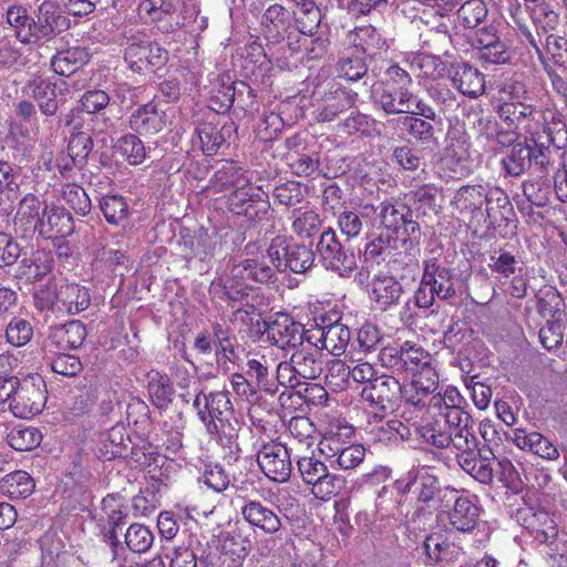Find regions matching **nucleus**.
<instances>
[{
	"instance_id": "nucleus-31",
	"label": "nucleus",
	"mask_w": 567,
	"mask_h": 567,
	"mask_svg": "<svg viewBox=\"0 0 567 567\" xmlns=\"http://www.w3.org/2000/svg\"><path fill=\"white\" fill-rule=\"evenodd\" d=\"M86 337V329L79 320L51 327L48 336V346L56 350H70L81 347Z\"/></svg>"
},
{
	"instance_id": "nucleus-56",
	"label": "nucleus",
	"mask_w": 567,
	"mask_h": 567,
	"mask_svg": "<svg viewBox=\"0 0 567 567\" xmlns=\"http://www.w3.org/2000/svg\"><path fill=\"white\" fill-rule=\"evenodd\" d=\"M154 535L148 527L142 524H132L125 534V544L136 554L146 553L153 545Z\"/></svg>"
},
{
	"instance_id": "nucleus-27",
	"label": "nucleus",
	"mask_w": 567,
	"mask_h": 567,
	"mask_svg": "<svg viewBox=\"0 0 567 567\" xmlns=\"http://www.w3.org/2000/svg\"><path fill=\"white\" fill-rule=\"evenodd\" d=\"M240 514L251 527L259 528L266 534H275L281 528L278 515L259 501L244 499Z\"/></svg>"
},
{
	"instance_id": "nucleus-52",
	"label": "nucleus",
	"mask_w": 567,
	"mask_h": 567,
	"mask_svg": "<svg viewBox=\"0 0 567 567\" xmlns=\"http://www.w3.org/2000/svg\"><path fill=\"white\" fill-rule=\"evenodd\" d=\"M7 441L17 451H31L40 445L42 434L33 426L14 427L8 434Z\"/></svg>"
},
{
	"instance_id": "nucleus-57",
	"label": "nucleus",
	"mask_w": 567,
	"mask_h": 567,
	"mask_svg": "<svg viewBox=\"0 0 567 567\" xmlns=\"http://www.w3.org/2000/svg\"><path fill=\"white\" fill-rule=\"evenodd\" d=\"M148 392L153 403L164 408L172 402L174 388L166 375L155 372L150 377Z\"/></svg>"
},
{
	"instance_id": "nucleus-29",
	"label": "nucleus",
	"mask_w": 567,
	"mask_h": 567,
	"mask_svg": "<svg viewBox=\"0 0 567 567\" xmlns=\"http://www.w3.org/2000/svg\"><path fill=\"white\" fill-rule=\"evenodd\" d=\"M32 92L39 102L43 114L53 115L60 102L64 101L63 91L68 90V83L63 79L51 81L49 79H37L32 83Z\"/></svg>"
},
{
	"instance_id": "nucleus-54",
	"label": "nucleus",
	"mask_w": 567,
	"mask_h": 567,
	"mask_svg": "<svg viewBox=\"0 0 567 567\" xmlns=\"http://www.w3.org/2000/svg\"><path fill=\"white\" fill-rule=\"evenodd\" d=\"M346 486V478L329 471L318 482L312 484L311 494L320 501H330L337 496Z\"/></svg>"
},
{
	"instance_id": "nucleus-55",
	"label": "nucleus",
	"mask_w": 567,
	"mask_h": 567,
	"mask_svg": "<svg viewBox=\"0 0 567 567\" xmlns=\"http://www.w3.org/2000/svg\"><path fill=\"white\" fill-rule=\"evenodd\" d=\"M4 336L9 344L23 347L32 340L33 326L22 317H13L6 327Z\"/></svg>"
},
{
	"instance_id": "nucleus-6",
	"label": "nucleus",
	"mask_w": 567,
	"mask_h": 567,
	"mask_svg": "<svg viewBox=\"0 0 567 567\" xmlns=\"http://www.w3.org/2000/svg\"><path fill=\"white\" fill-rule=\"evenodd\" d=\"M316 254L326 270L341 278H350L358 267L357 255L354 251L343 248L332 228H327L321 233L316 246Z\"/></svg>"
},
{
	"instance_id": "nucleus-40",
	"label": "nucleus",
	"mask_w": 567,
	"mask_h": 567,
	"mask_svg": "<svg viewBox=\"0 0 567 567\" xmlns=\"http://www.w3.org/2000/svg\"><path fill=\"white\" fill-rule=\"evenodd\" d=\"M35 484L29 473L16 471L7 474L0 482V488L12 499L27 498L34 491Z\"/></svg>"
},
{
	"instance_id": "nucleus-18",
	"label": "nucleus",
	"mask_w": 567,
	"mask_h": 567,
	"mask_svg": "<svg viewBox=\"0 0 567 567\" xmlns=\"http://www.w3.org/2000/svg\"><path fill=\"white\" fill-rule=\"evenodd\" d=\"M354 427L340 417L330 419L324 425L318 450L328 460L352 443Z\"/></svg>"
},
{
	"instance_id": "nucleus-60",
	"label": "nucleus",
	"mask_w": 567,
	"mask_h": 567,
	"mask_svg": "<svg viewBox=\"0 0 567 567\" xmlns=\"http://www.w3.org/2000/svg\"><path fill=\"white\" fill-rule=\"evenodd\" d=\"M100 207L110 224L118 225L127 217L128 205L123 196L106 195L102 197Z\"/></svg>"
},
{
	"instance_id": "nucleus-16",
	"label": "nucleus",
	"mask_w": 567,
	"mask_h": 567,
	"mask_svg": "<svg viewBox=\"0 0 567 567\" xmlns=\"http://www.w3.org/2000/svg\"><path fill=\"white\" fill-rule=\"evenodd\" d=\"M516 520L539 544L551 545L558 535L555 520L545 509H536L530 506L520 507L516 512Z\"/></svg>"
},
{
	"instance_id": "nucleus-19",
	"label": "nucleus",
	"mask_w": 567,
	"mask_h": 567,
	"mask_svg": "<svg viewBox=\"0 0 567 567\" xmlns=\"http://www.w3.org/2000/svg\"><path fill=\"white\" fill-rule=\"evenodd\" d=\"M422 269L424 285H429L439 299L450 300L455 298V274L453 269L443 266L434 257L425 259Z\"/></svg>"
},
{
	"instance_id": "nucleus-34",
	"label": "nucleus",
	"mask_w": 567,
	"mask_h": 567,
	"mask_svg": "<svg viewBox=\"0 0 567 567\" xmlns=\"http://www.w3.org/2000/svg\"><path fill=\"white\" fill-rule=\"evenodd\" d=\"M402 292V285L393 276L378 275L372 279L369 295L379 309L386 310L399 302Z\"/></svg>"
},
{
	"instance_id": "nucleus-1",
	"label": "nucleus",
	"mask_w": 567,
	"mask_h": 567,
	"mask_svg": "<svg viewBox=\"0 0 567 567\" xmlns=\"http://www.w3.org/2000/svg\"><path fill=\"white\" fill-rule=\"evenodd\" d=\"M466 400L455 386H447L443 393L433 394L427 404L420 409L422 415L412 426L422 441L436 449H447L450 432L460 425L465 416Z\"/></svg>"
},
{
	"instance_id": "nucleus-39",
	"label": "nucleus",
	"mask_w": 567,
	"mask_h": 567,
	"mask_svg": "<svg viewBox=\"0 0 567 567\" xmlns=\"http://www.w3.org/2000/svg\"><path fill=\"white\" fill-rule=\"evenodd\" d=\"M7 22L14 30L16 38L21 43H31L34 39L33 19L28 14V10L20 4L10 6L7 10Z\"/></svg>"
},
{
	"instance_id": "nucleus-36",
	"label": "nucleus",
	"mask_w": 567,
	"mask_h": 567,
	"mask_svg": "<svg viewBox=\"0 0 567 567\" xmlns=\"http://www.w3.org/2000/svg\"><path fill=\"white\" fill-rule=\"evenodd\" d=\"M131 128L141 136H147L163 128V116L153 103L140 106L130 120Z\"/></svg>"
},
{
	"instance_id": "nucleus-48",
	"label": "nucleus",
	"mask_w": 567,
	"mask_h": 567,
	"mask_svg": "<svg viewBox=\"0 0 567 567\" xmlns=\"http://www.w3.org/2000/svg\"><path fill=\"white\" fill-rule=\"evenodd\" d=\"M292 231L300 238H310L321 227V218L313 209H296L292 212Z\"/></svg>"
},
{
	"instance_id": "nucleus-11",
	"label": "nucleus",
	"mask_w": 567,
	"mask_h": 567,
	"mask_svg": "<svg viewBox=\"0 0 567 567\" xmlns=\"http://www.w3.org/2000/svg\"><path fill=\"white\" fill-rule=\"evenodd\" d=\"M379 208L380 223L385 229L404 236L410 241H419L421 229L413 219L412 209L406 204L399 200L384 202Z\"/></svg>"
},
{
	"instance_id": "nucleus-44",
	"label": "nucleus",
	"mask_w": 567,
	"mask_h": 567,
	"mask_svg": "<svg viewBox=\"0 0 567 567\" xmlns=\"http://www.w3.org/2000/svg\"><path fill=\"white\" fill-rule=\"evenodd\" d=\"M458 465L481 484L489 485L493 483L495 470L493 461L486 456L477 454L465 457Z\"/></svg>"
},
{
	"instance_id": "nucleus-37",
	"label": "nucleus",
	"mask_w": 567,
	"mask_h": 567,
	"mask_svg": "<svg viewBox=\"0 0 567 567\" xmlns=\"http://www.w3.org/2000/svg\"><path fill=\"white\" fill-rule=\"evenodd\" d=\"M408 62L411 71L421 79L437 80L446 72L445 63L436 55L417 53L413 54Z\"/></svg>"
},
{
	"instance_id": "nucleus-22",
	"label": "nucleus",
	"mask_w": 567,
	"mask_h": 567,
	"mask_svg": "<svg viewBox=\"0 0 567 567\" xmlns=\"http://www.w3.org/2000/svg\"><path fill=\"white\" fill-rule=\"evenodd\" d=\"M513 442L520 451L534 454L545 461H557L560 455L558 447L548 437L536 431L515 429Z\"/></svg>"
},
{
	"instance_id": "nucleus-28",
	"label": "nucleus",
	"mask_w": 567,
	"mask_h": 567,
	"mask_svg": "<svg viewBox=\"0 0 567 567\" xmlns=\"http://www.w3.org/2000/svg\"><path fill=\"white\" fill-rule=\"evenodd\" d=\"M453 86L463 95L477 97L485 91L484 75L467 63H455L450 70Z\"/></svg>"
},
{
	"instance_id": "nucleus-10",
	"label": "nucleus",
	"mask_w": 567,
	"mask_h": 567,
	"mask_svg": "<svg viewBox=\"0 0 567 567\" xmlns=\"http://www.w3.org/2000/svg\"><path fill=\"white\" fill-rule=\"evenodd\" d=\"M405 396L408 391H403L395 377L388 374L380 375L361 391V399L368 403L369 412L391 413Z\"/></svg>"
},
{
	"instance_id": "nucleus-8",
	"label": "nucleus",
	"mask_w": 567,
	"mask_h": 567,
	"mask_svg": "<svg viewBox=\"0 0 567 567\" xmlns=\"http://www.w3.org/2000/svg\"><path fill=\"white\" fill-rule=\"evenodd\" d=\"M493 202H495L497 208L501 209L499 214L502 217H504L505 213L512 210V205L504 193L498 189L486 193L485 188L481 185H468L460 188L456 192L452 204L461 213H475L486 204L487 217L496 219V212L492 205Z\"/></svg>"
},
{
	"instance_id": "nucleus-3",
	"label": "nucleus",
	"mask_w": 567,
	"mask_h": 567,
	"mask_svg": "<svg viewBox=\"0 0 567 567\" xmlns=\"http://www.w3.org/2000/svg\"><path fill=\"white\" fill-rule=\"evenodd\" d=\"M315 333L307 336L306 342L292 350L289 360L277 364L278 383L285 388H297L305 380L317 379L323 370L322 352L313 342Z\"/></svg>"
},
{
	"instance_id": "nucleus-58",
	"label": "nucleus",
	"mask_w": 567,
	"mask_h": 567,
	"mask_svg": "<svg viewBox=\"0 0 567 567\" xmlns=\"http://www.w3.org/2000/svg\"><path fill=\"white\" fill-rule=\"evenodd\" d=\"M62 199L78 214L85 216L91 210V199L86 192L78 184H64L61 188Z\"/></svg>"
},
{
	"instance_id": "nucleus-13",
	"label": "nucleus",
	"mask_w": 567,
	"mask_h": 567,
	"mask_svg": "<svg viewBox=\"0 0 567 567\" xmlns=\"http://www.w3.org/2000/svg\"><path fill=\"white\" fill-rule=\"evenodd\" d=\"M124 59L132 70L141 72L148 66L163 65L167 60V52L145 35H132L125 48Z\"/></svg>"
},
{
	"instance_id": "nucleus-32",
	"label": "nucleus",
	"mask_w": 567,
	"mask_h": 567,
	"mask_svg": "<svg viewBox=\"0 0 567 567\" xmlns=\"http://www.w3.org/2000/svg\"><path fill=\"white\" fill-rule=\"evenodd\" d=\"M357 93L336 87L333 91L327 93L322 102L317 106L315 111V117L319 122H330L339 113L354 105L357 101Z\"/></svg>"
},
{
	"instance_id": "nucleus-33",
	"label": "nucleus",
	"mask_w": 567,
	"mask_h": 567,
	"mask_svg": "<svg viewBox=\"0 0 567 567\" xmlns=\"http://www.w3.org/2000/svg\"><path fill=\"white\" fill-rule=\"evenodd\" d=\"M465 416L467 417L465 422H462L460 425H454L449 437L450 442L447 449L453 450L456 455L457 463L464 461L465 457L477 454L478 451L477 439L470 426L472 417L466 411Z\"/></svg>"
},
{
	"instance_id": "nucleus-51",
	"label": "nucleus",
	"mask_w": 567,
	"mask_h": 567,
	"mask_svg": "<svg viewBox=\"0 0 567 567\" xmlns=\"http://www.w3.org/2000/svg\"><path fill=\"white\" fill-rule=\"evenodd\" d=\"M364 457L365 449L361 444L351 443L327 461L333 468L350 471L358 467Z\"/></svg>"
},
{
	"instance_id": "nucleus-23",
	"label": "nucleus",
	"mask_w": 567,
	"mask_h": 567,
	"mask_svg": "<svg viewBox=\"0 0 567 567\" xmlns=\"http://www.w3.org/2000/svg\"><path fill=\"white\" fill-rule=\"evenodd\" d=\"M533 107L522 102H505L498 107V115L506 124L503 131L515 134V138H508L507 142H515L523 136L524 133H529L534 128L530 116L533 115Z\"/></svg>"
},
{
	"instance_id": "nucleus-46",
	"label": "nucleus",
	"mask_w": 567,
	"mask_h": 567,
	"mask_svg": "<svg viewBox=\"0 0 567 567\" xmlns=\"http://www.w3.org/2000/svg\"><path fill=\"white\" fill-rule=\"evenodd\" d=\"M538 311L550 320H563L566 303L561 295L553 287H546L538 293Z\"/></svg>"
},
{
	"instance_id": "nucleus-38",
	"label": "nucleus",
	"mask_w": 567,
	"mask_h": 567,
	"mask_svg": "<svg viewBox=\"0 0 567 567\" xmlns=\"http://www.w3.org/2000/svg\"><path fill=\"white\" fill-rule=\"evenodd\" d=\"M488 267L492 272L496 274V278L502 284H506V280L517 272H523V262L519 261L514 254L511 251L499 248L494 250L489 256Z\"/></svg>"
},
{
	"instance_id": "nucleus-47",
	"label": "nucleus",
	"mask_w": 567,
	"mask_h": 567,
	"mask_svg": "<svg viewBox=\"0 0 567 567\" xmlns=\"http://www.w3.org/2000/svg\"><path fill=\"white\" fill-rule=\"evenodd\" d=\"M247 374L250 378H255L258 385L262 386L266 391H270L269 388V371L277 364L271 353H254L247 360Z\"/></svg>"
},
{
	"instance_id": "nucleus-26",
	"label": "nucleus",
	"mask_w": 567,
	"mask_h": 567,
	"mask_svg": "<svg viewBox=\"0 0 567 567\" xmlns=\"http://www.w3.org/2000/svg\"><path fill=\"white\" fill-rule=\"evenodd\" d=\"M481 507L475 498L461 495L447 512L450 526L461 533H471L478 524Z\"/></svg>"
},
{
	"instance_id": "nucleus-63",
	"label": "nucleus",
	"mask_w": 567,
	"mask_h": 567,
	"mask_svg": "<svg viewBox=\"0 0 567 567\" xmlns=\"http://www.w3.org/2000/svg\"><path fill=\"white\" fill-rule=\"evenodd\" d=\"M327 384L334 391H342L350 386L351 368L342 360H332L328 365Z\"/></svg>"
},
{
	"instance_id": "nucleus-35",
	"label": "nucleus",
	"mask_w": 567,
	"mask_h": 567,
	"mask_svg": "<svg viewBox=\"0 0 567 567\" xmlns=\"http://www.w3.org/2000/svg\"><path fill=\"white\" fill-rule=\"evenodd\" d=\"M53 259L50 251L37 250L21 260L17 277L25 282L43 279L52 270Z\"/></svg>"
},
{
	"instance_id": "nucleus-45",
	"label": "nucleus",
	"mask_w": 567,
	"mask_h": 567,
	"mask_svg": "<svg viewBox=\"0 0 567 567\" xmlns=\"http://www.w3.org/2000/svg\"><path fill=\"white\" fill-rule=\"evenodd\" d=\"M216 181L221 187H236L229 200L231 206H237V202H245L248 192L246 190L247 179L233 166H224L215 174Z\"/></svg>"
},
{
	"instance_id": "nucleus-17",
	"label": "nucleus",
	"mask_w": 567,
	"mask_h": 567,
	"mask_svg": "<svg viewBox=\"0 0 567 567\" xmlns=\"http://www.w3.org/2000/svg\"><path fill=\"white\" fill-rule=\"evenodd\" d=\"M305 328L290 316L279 313L268 324L267 337L281 350H293L306 342Z\"/></svg>"
},
{
	"instance_id": "nucleus-43",
	"label": "nucleus",
	"mask_w": 567,
	"mask_h": 567,
	"mask_svg": "<svg viewBox=\"0 0 567 567\" xmlns=\"http://www.w3.org/2000/svg\"><path fill=\"white\" fill-rule=\"evenodd\" d=\"M382 124L364 114H357L347 118L342 131L354 140L377 138L380 136Z\"/></svg>"
},
{
	"instance_id": "nucleus-61",
	"label": "nucleus",
	"mask_w": 567,
	"mask_h": 567,
	"mask_svg": "<svg viewBox=\"0 0 567 567\" xmlns=\"http://www.w3.org/2000/svg\"><path fill=\"white\" fill-rule=\"evenodd\" d=\"M498 468L495 471L499 482L515 494L520 493L525 487V481L511 460L503 457L497 462Z\"/></svg>"
},
{
	"instance_id": "nucleus-12",
	"label": "nucleus",
	"mask_w": 567,
	"mask_h": 567,
	"mask_svg": "<svg viewBox=\"0 0 567 567\" xmlns=\"http://www.w3.org/2000/svg\"><path fill=\"white\" fill-rule=\"evenodd\" d=\"M193 405L205 429L215 430V421H220V419L233 416L234 414L229 392L226 390L212 391L209 393L198 390L196 391Z\"/></svg>"
},
{
	"instance_id": "nucleus-9",
	"label": "nucleus",
	"mask_w": 567,
	"mask_h": 567,
	"mask_svg": "<svg viewBox=\"0 0 567 567\" xmlns=\"http://www.w3.org/2000/svg\"><path fill=\"white\" fill-rule=\"evenodd\" d=\"M47 402V388L40 375L18 380L9 409L16 417L30 419L38 415Z\"/></svg>"
},
{
	"instance_id": "nucleus-25",
	"label": "nucleus",
	"mask_w": 567,
	"mask_h": 567,
	"mask_svg": "<svg viewBox=\"0 0 567 567\" xmlns=\"http://www.w3.org/2000/svg\"><path fill=\"white\" fill-rule=\"evenodd\" d=\"M35 228H38L40 235L48 238H64L74 230L71 214L59 206H45L41 217L35 223Z\"/></svg>"
},
{
	"instance_id": "nucleus-64",
	"label": "nucleus",
	"mask_w": 567,
	"mask_h": 567,
	"mask_svg": "<svg viewBox=\"0 0 567 567\" xmlns=\"http://www.w3.org/2000/svg\"><path fill=\"white\" fill-rule=\"evenodd\" d=\"M297 466L302 481L310 486L323 477L326 472L329 471L328 466L313 455L299 457Z\"/></svg>"
},
{
	"instance_id": "nucleus-24",
	"label": "nucleus",
	"mask_w": 567,
	"mask_h": 567,
	"mask_svg": "<svg viewBox=\"0 0 567 567\" xmlns=\"http://www.w3.org/2000/svg\"><path fill=\"white\" fill-rule=\"evenodd\" d=\"M406 377L411 378L410 385L415 394L405 396V403L416 409H423L426 405L423 398L433 394L439 386V374L432 365V360L420 365L417 371H412Z\"/></svg>"
},
{
	"instance_id": "nucleus-15",
	"label": "nucleus",
	"mask_w": 567,
	"mask_h": 567,
	"mask_svg": "<svg viewBox=\"0 0 567 567\" xmlns=\"http://www.w3.org/2000/svg\"><path fill=\"white\" fill-rule=\"evenodd\" d=\"M549 145L515 144L511 154L503 159V165L509 175L519 176L532 165L545 167L549 164Z\"/></svg>"
},
{
	"instance_id": "nucleus-59",
	"label": "nucleus",
	"mask_w": 567,
	"mask_h": 567,
	"mask_svg": "<svg viewBox=\"0 0 567 567\" xmlns=\"http://www.w3.org/2000/svg\"><path fill=\"white\" fill-rule=\"evenodd\" d=\"M349 42L355 49H359L362 53H373V50L379 49L380 45L382 44L380 34L372 25H362L355 28L349 34Z\"/></svg>"
},
{
	"instance_id": "nucleus-30",
	"label": "nucleus",
	"mask_w": 567,
	"mask_h": 567,
	"mask_svg": "<svg viewBox=\"0 0 567 567\" xmlns=\"http://www.w3.org/2000/svg\"><path fill=\"white\" fill-rule=\"evenodd\" d=\"M316 333L318 336L315 334L313 339L319 344L320 351L326 349L328 353L334 357L346 352L351 339L350 329L340 321L320 327L316 330Z\"/></svg>"
},
{
	"instance_id": "nucleus-49",
	"label": "nucleus",
	"mask_w": 567,
	"mask_h": 567,
	"mask_svg": "<svg viewBox=\"0 0 567 567\" xmlns=\"http://www.w3.org/2000/svg\"><path fill=\"white\" fill-rule=\"evenodd\" d=\"M316 252L306 245H289L285 270L289 269L296 274L306 272L313 266Z\"/></svg>"
},
{
	"instance_id": "nucleus-7",
	"label": "nucleus",
	"mask_w": 567,
	"mask_h": 567,
	"mask_svg": "<svg viewBox=\"0 0 567 567\" xmlns=\"http://www.w3.org/2000/svg\"><path fill=\"white\" fill-rule=\"evenodd\" d=\"M371 97L375 106L385 114H413L434 117V111L409 90L390 86H372Z\"/></svg>"
},
{
	"instance_id": "nucleus-41",
	"label": "nucleus",
	"mask_w": 567,
	"mask_h": 567,
	"mask_svg": "<svg viewBox=\"0 0 567 567\" xmlns=\"http://www.w3.org/2000/svg\"><path fill=\"white\" fill-rule=\"evenodd\" d=\"M288 28V12L279 4L270 6L262 17V30L265 37L271 42L282 39Z\"/></svg>"
},
{
	"instance_id": "nucleus-50",
	"label": "nucleus",
	"mask_w": 567,
	"mask_h": 567,
	"mask_svg": "<svg viewBox=\"0 0 567 567\" xmlns=\"http://www.w3.org/2000/svg\"><path fill=\"white\" fill-rule=\"evenodd\" d=\"M130 437L122 425L113 426L102 440L105 449L104 456L109 460L126 456L128 452Z\"/></svg>"
},
{
	"instance_id": "nucleus-14",
	"label": "nucleus",
	"mask_w": 567,
	"mask_h": 567,
	"mask_svg": "<svg viewBox=\"0 0 567 567\" xmlns=\"http://www.w3.org/2000/svg\"><path fill=\"white\" fill-rule=\"evenodd\" d=\"M257 462L262 473L271 481L284 483L292 471L288 449L280 443H267L258 451Z\"/></svg>"
},
{
	"instance_id": "nucleus-4",
	"label": "nucleus",
	"mask_w": 567,
	"mask_h": 567,
	"mask_svg": "<svg viewBox=\"0 0 567 567\" xmlns=\"http://www.w3.org/2000/svg\"><path fill=\"white\" fill-rule=\"evenodd\" d=\"M34 306L39 310L75 315L85 310L91 302L87 288L76 282H49L34 295Z\"/></svg>"
},
{
	"instance_id": "nucleus-5",
	"label": "nucleus",
	"mask_w": 567,
	"mask_h": 567,
	"mask_svg": "<svg viewBox=\"0 0 567 567\" xmlns=\"http://www.w3.org/2000/svg\"><path fill=\"white\" fill-rule=\"evenodd\" d=\"M378 359L381 367L393 374L408 375L432 360V355L419 343L398 338L381 348Z\"/></svg>"
},
{
	"instance_id": "nucleus-42",
	"label": "nucleus",
	"mask_w": 567,
	"mask_h": 567,
	"mask_svg": "<svg viewBox=\"0 0 567 567\" xmlns=\"http://www.w3.org/2000/svg\"><path fill=\"white\" fill-rule=\"evenodd\" d=\"M216 429H206L207 433L215 437L223 446L231 453L239 451L238 437L241 429L239 421L233 416H226L215 421Z\"/></svg>"
},
{
	"instance_id": "nucleus-20",
	"label": "nucleus",
	"mask_w": 567,
	"mask_h": 567,
	"mask_svg": "<svg viewBox=\"0 0 567 567\" xmlns=\"http://www.w3.org/2000/svg\"><path fill=\"white\" fill-rule=\"evenodd\" d=\"M70 27V20L65 17L58 3L44 1L40 4L37 21L33 24L35 40H50L64 32Z\"/></svg>"
},
{
	"instance_id": "nucleus-21",
	"label": "nucleus",
	"mask_w": 567,
	"mask_h": 567,
	"mask_svg": "<svg viewBox=\"0 0 567 567\" xmlns=\"http://www.w3.org/2000/svg\"><path fill=\"white\" fill-rule=\"evenodd\" d=\"M388 414L368 412L365 432L374 442L390 443L409 440L411 435L409 426L396 419L385 420Z\"/></svg>"
},
{
	"instance_id": "nucleus-2",
	"label": "nucleus",
	"mask_w": 567,
	"mask_h": 567,
	"mask_svg": "<svg viewBox=\"0 0 567 567\" xmlns=\"http://www.w3.org/2000/svg\"><path fill=\"white\" fill-rule=\"evenodd\" d=\"M275 276L274 268L254 258L235 262L230 274L219 281H213L210 293L219 299L238 301L254 284H265Z\"/></svg>"
},
{
	"instance_id": "nucleus-53",
	"label": "nucleus",
	"mask_w": 567,
	"mask_h": 567,
	"mask_svg": "<svg viewBox=\"0 0 567 567\" xmlns=\"http://www.w3.org/2000/svg\"><path fill=\"white\" fill-rule=\"evenodd\" d=\"M488 9L483 0H467L457 11L458 22L467 29L480 25L487 17Z\"/></svg>"
},
{
	"instance_id": "nucleus-62",
	"label": "nucleus",
	"mask_w": 567,
	"mask_h": 567,
	"mask_svg": "<svg viewBox=\"0 0 567 567\" xmlns=\"http://www.w3.org/2000/svg\"><path fill=\"white\" fill-rule=\"evenodd\" d=\"M85 55L84 51L80 49L59 52L52 59V68L61 75L71 74L83 63Z\"/></svg>"
}]
</instances>
